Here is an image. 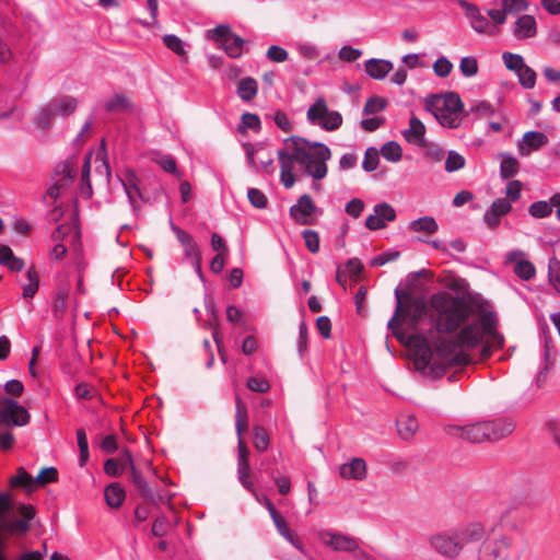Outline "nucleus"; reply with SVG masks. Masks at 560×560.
<instances>
[{
  "mask_svg": "<svg viewBox=\"0 0 560 560\" xmlns=\"http://www.w3.org/2000/svg\"><path fill=\"white\" fill-rule=\"evenodd\" d=\"M455 532L462 548L467 544L481 540L485 536V527L480 523L468 524L464 528Z\"/></svg>",
  "mask_w": 560,
  "mask_h": 560,
  "instance_id": "24",
  "label": "nucleus"
},
{
  "mask_svg": "<svg viewBox=\"0 0 560 560\" xmlns=\"http://www.w3.org/2000/svg\"><path fill=\"white\" fill-rule=\"evenodd\" d=\"M164 45L174 54L187 61L186 44L176 35L167 34L163 36Z\"/></svg>",
  "mask_w": 560,
  "mask_h": 560,
  "instance_id": "36",
  "label": "nucleus"
},
{
  "mask_svg": "<svg viewBox=\"0 0 560 560\" xmlns=\"http://www.w3.org/2000/svg\"><path fill=\"white\" fill-rule=\"evenodd\" d=\"M302 237L304 240L306 248L315 254L319 250V235L314 230H305L302 232Z\"/></svg>",
  "mask_w": 560,
  "mask_h": 560,
  "instance_id": "54",
  "label": "nucleus"
},
{
  "mask_svg": "<svg viewBox=\"0 0 560 560\" xmlns=\"http://www.w3.org/2000/svg\"><path fill=\"white\" fill-rule=\"evenodd\" d=\"M172 230L176 234V237L178 242L184 247V254L186 259H188L196 271L197 276L202 279V271H201V252L199 249V246L197 243L194 242L191 235H189L187 232L183 231L175 224H172Z\"/></svg>",
  "mask_w": 560,
  "mask_h": 560,
  "instance_id": "11",
  "label": "nucleus"
},
{
  "mask_svg": "<svg viewBox=\"0 0 560 560\" xmlns=\"http://www.w3.org/2000/svg\"><path fill=\"white\" fill-rule=\"evenodd\" d=\"M398 433L404 440L411 439L419 429L418 420L413 416H401L397 420Z\"/></svg>",
  "mask_w": 560,
  "mask_h": 560,
  "instance_id": "28",
  "label": "nucleus"
},
{
  "mask_svg": "<svg viewBox=\"0 0 560 560\" xmlns=\"http://www.w3.org/2000/svg\"><path fill=\"white\" fill-rule=\"evenodd\" d=\"M125 464L128 465L127 469H130L131 480L136 485V487L139 489L141 494L143 497H150L151 489H150L149 485L145 482V480L142 478L141 474L135 467L132 458H131V454L129 452H126Z\"/></svg>",
  "mask_w": 560,
  "mask_h": 560,
  "instance_id": "27",
  "label": "nucleus"
},
{
  "mask_svg": "<svg viewBox=\"0 0 560 560\" xmlns=\"http://www.w3.org/2000/svg\"><path fill=\"white\" fill-rule=\"evenodd\" d=\"M380 159L378 153L374 148H369L364 154L362 167L366 172H372L377 168Z\"/></svg>",
  "mask_w": 560,
  "mask_h": 560,
  "instance_id": "60",
  "label": "nucleus"
},
{
  "mask_svg": "<svg viewBox=\"0 0 560 560\" xmlns=\"http://www.w3.org/2000/svg\"><path fill=\"white\" fill-rule=\"evenodd\" d=\"M397 300L395 315L388 322V328L395 329L399 324H407L409 328L416 329L417 325L428 315V305L423 298L411 294H402L395 290Z\"/></svg>",
  "mask_w": 560,
  "mask_h": 560,
  "instance_id": "4",
  "label": "nucleus"
},
{
  "mask_svg": "<svg viewBox=\"0 0 560 560\" xmlns=\"http://www.w3.org/2000/svg\"><path fill=\"white\" fill-rule=\"evenodd\" d=\"M470 112L478 117H490L494 115L493 106L487 101L475 102L470 107Z\"/></svg>",
  "mask_w": 560,
  "mask_h": 560,
  "instance_id": "59",
  "label": "nucleus"
},
{
  "mask_svg": "<svg viewBox=\"0 0 560 560\" xmlns=\"http://www.w3.org/2000/svg\"><path fill=\"white\" fill-rule=\"evenodd\" d=\"M249 202L257 209H264L267 206V197L257 188H249L247 191Z\"/></svg>",
  "mask_w": 560,
  "mask_h": 560,
  "instance_id": "62",
  "label": "nucleus"
},
{
  "mask_svg": "<svg viewBox=\"0 0 560 560\" xmlns=\"http://www.w3.org/2000/svg\"><path fill=\"white\" fill-rule=\"evenodd\" d=\"M431 322L440 332H452L467 319L474 320L463 327L456 339L441 337L432 349L427 337L413 334L410 345L416 347L415 365L424 374L439 377L446 369L464 366L470 362L465 349L474 348L485 338L492 346L501 347L503 337L497 331L495 314L483 306L463 296H454L448 292L433 294L429 302Z\"/></svg>",
  "mask_w": 560,
  "mask_h": 560,
  "instance_id": "1",
  "label": "nucleus"
},
{
  "mask_svg": "<svg viewBox=\"0 0 560 560\" xmlns=\"http://www.w3.org/2000/svg\"><path fill=\"white\" fill-rule=\"evenodd\" d=\"M382 156L389 162H399L402 156V149L399 143L395 141H388L381 148Z\"/></svg>",
  "mask_w": 560,
  "mask_h": 560,
  "instance_id": "38",
  "label": "nucleus"
},
{
  "mask_svg": "<svg viewBox=\"0 0 560 560\" xmlns=\"http://www.w3.org/2000/svg\"><path fill=\"white\" fill-rule=\"evenodd\" d=\"M258 91V84L255 79L247 77L242 79L237 84V95L243 101H252Z\"/></svg>",
  "mask_w": 560,
  "mask_h": 560,
  "instance_id": "31",
  "label": "nucleus"
},
{
  "mask_svg": "<svg viewBox=\"0 0 560 560\" xmlns=\"http://www.w3.org/2000/svg\"><path fill=\"white\" fill-rule=\"evenodd\" d=\"M513 430V422L505 419L480 421L465 425L450 424L445 428L446 434L471 443L495 441L511 434Z\"/></svg>",
  "mask_w": 560,
  "mask_h": 560,
  "instance_id": "3",
  "label": "nucleus"
},
{
  "mask_svg": "<svg viewBox=\"0 0 560 560\" xmlns=\"http://www.w3.org/2000/svg\"><path fill=\"white\" fill-rule=\"evenodd\" d=\"M307 121L325 131H335L342 125V116L331 110L324 97H317L306 112Z\"/></svg>",
  "mask_w": 560,
  "mask_h": 560,
  "instance_id": "6",
  "label": "nucleus"
},
{
  "mask_svg": "<svg viewBox=\"0 0 560 560\" xmlns=\"http://www.w3.org/2000/svg\"><path fill=\"white\" fill-rule=\"evenodd\" d=\"M233 33L231 32L230 27L226 25H219L212 30H209L207 32V36L218 43L219 46L224 44L226 40H229V37Z\"/></svg>",
  "mask_w": 560,
  "mask_h": 560,
  "instance_id": "50",
  "label": "nucleus"
},
{
  "mask_svg": "<svg viewBox=\"0 0 560 560\" xmlns=\"http://www.w3.org/2000/svg\"><path fill=\"white\" fill-rule=\"evenodd\" d=\"M174 527L166 516L156 517L152 524L151 533L154 537H164Z\"/></svg>",
  "mask_w": 560,
  "mask_h": 560,
  "instance_id": "46",
  "label": "nucleus"
},
{
  "mask_svg": "<svg viewBox=\"0 0 560 560\" xmlns=\"http://www.w3.org/2000/svg\"><path fill=\"white\" fill-rule=\"evenodd\" d=\"M131 108V102L124 93H115L104 102V109L112 114L126 113Z\"/></svg>",
  "mask_w": 560,
  "mask_h": 560,
  "instance_id": "26",
  "label": "nucleus"
},
{
  "mask_svg": "<svg viewBox=\"0 0 560 560\" xmlns=\"http://www.w3.org/2000/svg\"><path fill=\"white\" fill-rule=\"evenodd\" d=\"M386 107V101L382 97H370L363 108L364 114L371 115L382 112Z\"/></svg>",
  "mask_w": 560,
  "mask_h": 560,
  "instance_id": "61",
  "label": "nucleus"
},
{
  "mask_svg": "<svg viewBox=\"0 0 560 560\" xmlns=\"http://www.w3.org/2000/svg\"><path fill=\"white\" fill-rule=\"evenodd\" d=\"M330 158V149L322 142H311L301 137L285 139L283 147L278 151L282 185L285 188L294 186L296 164L314 180L325 178L328 173L327 161Z\"/></svg>",
  "mask_w": 560,
  "mask_h": 560,
  "instance_id": "2",
  "label": "nucleus"
},
{
  "mask_svg": "<svg viewBox=\"0 0 560 560\" xmlns=\"http://www.w3.org/2000/svg\"><path fill=\"white\" fill-rule=\"evenodd\" d=\"M316 209L312 198L308 195H302L290 208V215L300 224H311Z\"/></svg>",
  "mask_w": 560,
  "mask_h": 560,
  "instance_id": "15",
  "label": "nucleus"
},
{
  "mask_svg": "<svg viewBox=\"0 0 560 560\" xmlns=\"http://www.w3.org/2000/svg\"><path fill=\"white\" fill-rule=\"evenodd\" d=\"M339 474L345 479L363 480L366 477V463L363 458L353 457L339 467Z\"/></svg>",
  "mask_w": 560,
  "mask_h": 560,
  "instance_id": "21",
  "label": "nucleus"
},
{
  "mask_svg": "<svg viewBox=\"0 0 560 560\" xmlns=\"http://www.w3.org/2000/svg\"><path fill=\"white\" fill-rule=\"evenodd\" d=\"M389 60L372 58L365 62L366 73L374 80H383L393 70Z\"/></svg>",
  "mask_w": 560,
  "mask_h": 560,
  "instance_id": "25",
  "label": "nucleus"
},
{
  "mask_svg": "<svg viewBox=\"0 0 560 560\" xmlns=\"http://www.w3.org/2000/svg\"><path fill=\"white\" fill-rule=\"evenodd\" d=\"M247 387L252 392L266 393L269 390V382L265 377L252 376L247 381Z\"/></svg>",
  "mask_w": 560,
  "mask_h": 560,
  "instance_id": "64",
  "label": "nucleus"
},
{
  "mask_svg": "<svg viewBox=\"0 0 560 560\" xmlns=\"http://www.w3.org/2000/svg\"><path fill=\"white\" fill-rule=\"evenodd\" d=\"M517 172H518V161L509 154H503L501 165H500L501 177L503 179H508V178L516 175Z\"/></svg>",
  "mask_w": 560,
  "mask_h": 560,
  "instance_id": "39",
  "label": "nucleus"
},
{
  "mask_svg": "<svg viewBox=\"0 0 560 560\" xmlns=\"http://www.w3.org/2000/svg\"><path fill=\"white\" fill-rule=\"evenodd\" d=\"M512 210V205L505 198H498L485 212L483 219L490 229H495L500 224V218Z\"/></svg>",
  "mask_w": 560,
  "mask_h": 560,
  "instance_id": "19",
  "label": "nucleus"
},
{
  "mask_svg": "<svg viewBox=\"0 0 560 560\" xmlns=\"http://www.w3.org/2000/svg\"><path fill=\"white\" fill-rule=\"evenodd\" d=\"M77 440L80 450L79 464L82 467L89 459V444L86 433L83 429L77 430Z\"/></svg>",
  "mask_w": 560,
  "mask_h": 560,
  "instance_id": "51",
  "label": "nucleus"
},
{
  "mask_svg": "<svg viewBox=\"0 0 560 560\" xmlns=\"http://www.w3.org/2000/svg\"><path fill=\"white\" fill-rule=\"evenodd\" d=\"M69 296V289L67 287H59L52 299V314L57 319L62 318L67 310V300Z\"/></svg>",
  "mask_w": 560,
  "mask_h": 560,
  "instance_id": "29",
  "label": "nucleus"
},
{
  "mask_svg": "<svg viewBox=\"0 0 560 560\" xmlns=\"http://www.w3.org/2000/svg\"><path fill=\"white\" fill-rule=\"evenodd\" d=\"M105 501L113 509L119 508L125 500V491L118 483H110L104 491Z\"/></svg>",
  "mask_w": 560,
  "mask_h": 560,
  "instance_id": "30",
  "label": "nucleus"
},
{
  "mask_svg": "<svg viewBox=\"0 0 560 560\" xmlns=\"http://www.w3.org/2000/svg\"><path fill=\"white\" fill-rule=\"evenodd\" d=\"M154 163H156L164 172L175 175L176 177H180V173L177 168L176 161L167 154H156L153 158Z\"/></svg>",
  "mask_w": 560,
  "mask_h": 560,
  "instance_id": "40",
  "label": "nucleus"
},
{
  "mask_svg": "<svg viewBox=\"0 0 560 560\" xmlns=\"http://www.w3.org/2000/svg\"><path fill=\"white\" fill-rule=\"evenodd\" d=\"M27 282L23 285V298L33 299L39 289V275L34 267H31L26 271Z\"/></svg>",
  "mask_w": 560,
  "mask_h": 560,
  "instance_id": "32",
  "label": "nucleus"
},
{
  "mask_svg": "<svg viewBox=\"0 0 560 560\" xmlns=\"http://www.w3.org/2000/svg\"><path fill=\"white\" fill-rule=\"evenodd\" d=\"M125 460H126V453L121 457L120 463L114 458L107 459L104 464V471L107 475L113 476V477L118 476L120 470L127 469V467H128V465L125 464Z\"/></svg>",
  "mask_w": 560,
  "mask_h": 560,
  "instance_id": "55",
  "label": "nucleus"
},
{
  "mask_svg": "<svg viewBox=\"0 0 560 560\" xmlns=\"http://www.w3.org/2000/svg\"><path fill=\"white\" fill-rule=\"evenodd\" d=\"M269 436L266 430L259 425L254 428V446L257 451L264 452L268 448Z\"/></svg>",
  "mask_w": 560,
  "mask_h": 560,
  "instance_id": "53",
  "label": "nucleus"
},
{
  "mask_svg": "<svg viewBox=\"0 0 560 560\" xmlns=\"http://www.w3.org/2000/svg\"><path fill=\"white\" fill-rule=\"evenodd\" d=\"M502 60L504 66L514 73H516L518 70H522V68L526 65L524 58L521 55L509 51L502 54Z\"/></svg>",
  "mask_w": 560,
  "mask_h": 560,
  "instance_id": "44",
  "label": "nucleus"
},
{
  "mask_svg": "<svg viewBox=\"0 0 560 560\" xmlns=\"http://www.w3.org/2000/svg\"><path fill=\"white\" fill-rule=\"evenodd\" d=\"M425 126L424 124L415 115H412L409 119V127L404 130L402 136L408 143L415 145H424L425 140Z\"/></svg>",
  "mask_w": 560,
  "mask_h": 560,
  "instance_id": "22",
  "label": "nucleus"
},
{
  "mask_svg": "<svg viewBox=\"0 0 560 560\" xmlns=\"http://www.w3.org/2000/svg\"><path fill=\"white\" fill-rule=\"evenodd\" d=\"M409 229L413 232H423L425 234H433L438 231L439 225L434 218L422 217L409 223Z\"/></svg>",
  "mask_w": 560,
  "mask_h": 560,
  "instance_id": "34",
  "label": "nucleus"
},
{
  "mask_svg": "<svg viewBox=\"0 0 560 560\" xmlns=\"http://www.w3.org/2000/svg\"><path fill=\"white\" fill-rule=\"evenodd\" d=\"M506 260L514 264V272L522 280L528 281L536 275L535 266L527 259H524L522 250H512L506 254Z\"/></svg>",
  "mask_w": 560,
  "mask_h": 560,
  "instance_id": "17",
  "label": "nucleus"
},
{
  "mask_svg": "<svg viewBox=\"0 0 560 560\" xmlns=\"http://www.w3.org/2000/svg\"><path fill=\"white\" fill-rule=\"evenodd\" d=\"M522 191V183L520 180H511L508 183L505 188L506 200L511 202H515L520 199Z\"/></svg>",
  "mask_w": 560,
  "mask_h": 560,
  "instance_id": "63",
  "label": "nucleus"
},
{
  "mask_svg": "<svg viewBox=\"0 0 560 560\" xmlns=\"http://www.w3.org/2000/svg\"><path fill=\"white\" fill-rule=\"evenodd\" d=\"M315 537L325 547L341 552H351L359 549L357 538L329 529H319L315 532Z\"/></svg>",
  "mask_w": 560,
  "mask_h": 560,
  "instance_id": "8",
  "label": "nucleus"
},
{
  "mask_svg": "<svg viewBox=\"0 0 560 560\" xmlns=\"http://www.w3.org/2000/svg\"><path fill=\"white\" fill-rule=\"evenodd\" d=\"M30 421L27 410L12 399H7L0 409V422L7 425L22 427Z\"/></svg>",
  "mask_w": 560,
  "mask_h": 560,
  "instance_id": "12",
  "label": "nucleus"
},
{
  "mask_svg": "<svg viewBox=\"0 0 560 560\" xmlns=\"http://www.w3.org/2000/svg\"><path fill=\"white\" fill-rule=\"evenodd\" d=\"M424 149L425 158L432 162H441L445 156V151L442 147L436 143L424 142V145H420Z\"/></svg>",
  "mask_w": 560,
  "mask_h": 560,
  "instance_id": "48",
  "label": "nucleus"
},
{
  "mask_svg": "<svg viewBox=\"0 0 560 560\" xmlns=\"http://www.w3.org/2000/svg\"><path fill=\"white\" fill-rule=\"evenodd\" d=\"M512 33L516 39L535 37L537 34V22L535 16L530 14L520 16L513 25Z\"/></svg>",
  "mask_w": 560,
  "mask_h": 560,
  "instance_id": "20",
  "label": "nucleus"
},
{
  "mask_svg": "<svg viewBox=\"0 0 560 560\" xmlns=\"http://www.w3.org/2000/svg\"><path fill=\"white\" fill-rule=\"evenodd\" d=\"M428 541L434 551L448 559L456 558L462 551L455 530L432 534L429 536Z\"/></svg>",
  "mask_w": 560,
  "mask_h": 560,
  "instance_id": "9",
  "label": "nucleus"
},
{
  "mask_svg": "<svg viewBox=\"0 0 560 560\" xmlns=\"http://www.w3.org/2000/svg\"><path fill=\"white\" fill-rule=\"evenodd\" d=\"M236 433L238 439L242 438L244 431L247 430V409L246 406L242 402L240 397L236 398Z\"/></svg>",
  "mask_w": 560,
  "mask_h": 560,
  "instance_id": "41",
  "label": "nucleus"
},
{
  "mask_svg": "<svg viewBox=\"0 0 560 560\" xmlns=\"http://www.w3.org/2000/svg\"><path fill=\"white\" fill-rule=\"evenodd\" d=\"M260 128V119L257 115L245 113L242 115V124L238 128L240 132H245L247 129L258 130Z\"/></svg>",
  "mask_w": 560,
  "mask_h": 560,
  "instance_id": "58",
  "label": "nucleus"
},
{
  "mask_svg": "<svg viewBox=\"0 0 560 560\" xmlns=\"http://www.w3.org/2000/svg\"><path fill=\"white\" fill-rule=\"evenodd\" d=\"M78 106V100L73 96H61L49 102L40 112L36 124L46 129L50 126L54 117H67L71 115Z\"/></svg>",
  "mask_w": 560,
  "mask_h": 560,
  "instance_id": "7",
  "label": "nucleus"
},
{
  "mask_svg": "<svg viewBox=\"0 0 560 560\" xmlns=\"http://www.w3.org/2000/svg\"><path fill=\"white\" fill-rule=\"evenodd\" d=\"M459 70L466 78H471L478 73V61L475 57H463L459 62Z\"/></svg>",
  "mask_w": 560,
  "mask_h": 560,
  "instance_id": "49",
  "label": "nucleus"
},
{
  "mask_svg": "<svg viewBox=\"0 0 560 560\" xmlns=\"http://www.w3.org/2000/svg\"><path fill=\"white\" fill-rule=\"evenodd\" d=\"M457 4L463 9L466 19L476 33L489 35L494 33L495 27L476 4L466 0H457Z\"/></svg>",
  "mask_w": 560,
  "mask_h": 560,
  "instance_id": "10",
  "label": "nucleus"
},
{
  "mask_svg": "<svg viewBox=\"0 0 560 560\" xmlns=\"http://www.w3.org/2000/svg\"><path fill=\"white\" fill-rule=\"evenodd\" d=\"M548 138L539 131H528L523 136L522 142L518 144V152L523 156H527L532 151L538 150L546 144Z\"/></svg>",
  "mask_w": 560,
  "mask_h": 560,
  "instance_id": "23",
  "label": "nucleus"
},
{
  "mask_svg": "<svg viewBox=\"0 0 560 560\" xmlns=\"http://www.w3.org/2000/svg\"><path fill=\"white\" fill-rule=\"evenodd\" d=\"M237 475L238 480L242 483V486L250 491L252 493L255 492V488L253 483L249 481V475H250V467L249 462L248 463H237Z\"/></svg>",
  "mask_w": 560,
  "mask_h": 560,
  "instance_id": "52",
  "label": "nucleus"
},
{
  "mask_svg": "<svg viewBox=\"0 0 560 560\" xmlns=\"http://www.w3.org/2000/svg\"><path fill=\"white\" fill-rule=\"evenodd\" d=\"M425 108L443 127L457 128L462 124L463 103L456 93L431 95L425 98Z\"/></svg>",
  "mask_w": 560,
  "mask_h": 560,
  "instance_id": "5",
  "label": "nucleus"
},
{
  "mask_svg": "<svg viewBox=\"0 0 560 560\" xmlns=\"http://www.w3.org/2000/svg\"><path fill=\"white\" fill-rule=\"evenodd\" d=\"M465 158L456 151H448L445 160V171L453 173L465 166Z\"/></svg>",
  "mask_w": 560,
  "mask_h": 560,
  "instance_id": "47",
  "label": "nucleus"
},
{
  "mask_svg": "<svg viewBox=\"0 0 560 560\" xmlns=\"http://www.w3.org/2000/svg\"><path fill=\"white\" fill-rule=\"evenodd\" d=\"M244 40L232 34L224 44L220 46L231 58H238L243 54Z\"/></svg>",
  "mask_w": 560,
  "mask_h": 560,
  "instance_id": "37",
  "label": "nucleus"
},
{
  "mask_svg": "<svg viewBox=\"0 0 560 560\" xmlns=\"http://www.w3.org/2000/svg\"><path fill=\"white\" fill-rule=\"evenodd\" d=\"M524 89H533L536 84V72L527 65L515 73Z\"/></svg>",
  "mask_w": 560,
  "mask_h": 560,
  "instance_id": "45",
  "label": "nucleus"
},
{
  "mask_svg": "<svg viewBox=\"0 0 560 560\" xmlns=\"http://www.w3.org/2000/svg\"><path fill=\"white\" fill-rule=\"evenodd\" d=\"M528 213L536 219L547 218L552 213V205L545 200L535 201L529 206Z\"/></svg>",
  "mask_w": 560,
  "mask_h": 560,
  "instance_id": "42",
  "label": "nucleus"
},
{
  "mask_svg": "<svg viewBox=\"0 0 560 560\" xmlns=\"http://www.w3.org/2000/svg\"><path fill=\"white\" fill-rule=\"evenodd\" d=\"M13 60L16 63H27L31 61L34 54V48L31 47L26 42L19 40L13 45Z\"/></svg>",
  "mask_w": 560,
  "mask_h": 560,
  "instance_id": "35",
  "label": "nucleus"
},
{
  "mask_svg": "<svg viewBox=\"0 0 560 560\" xmlns=\"http://www.w3.org/2000/svg\"><path fill=\"white\" fill-rule=\"evenodd\" d=\"M10 486L31 492L34 489V478L23 467H20L16 475L10 478Z\"/></svg>",
  "mask_w": 560,
  "mask_h": 560,
  "instance_id": "33",
  "label": "nucleus"
},
{
  "mask_svg": "<svg viewBox=\"0 0 560 560\" xmlns=\"http://www.w3.org/2000/svg\"><path fill=\"white\" fill-rule=\"evenodd\" d=\"M501 7L505 9V11L511 13H518L526 11L529 7L528 0H501Z\"/></svg>",
  "mask_w": 560,
  "mask_h": 560,
  "instance_id": "56",
  "label": "nucleus"
},
{
  "mask_svg": "<svg viewBox=\"0 0 560 560\" xmlns=\"http://www.w3.org/2000/svg\"><path fill=\"white\" fill-rule=\"evenodd\" d=\"M510 540L506 537L488 540L482 544L479 560H506Z\"/></svg>",
  "mask_w": 560,
  "mask_h": 560,
  "instance_id": "14",
  "label": "nucleus"
},
{
  "mask_svg": "<svg viewBox=\"0 0 560 560\" xmlns=\"http://www.w3.org/2000/svg\"><path fill=\"white\" fill-rule=\"evenodd\" d=\"M247 160L250 167L255 171H266L273 164V159L270 152L262 148H254L250 144L246 145Z\"/></svg>",
  "mask_w": 560,
  "mask_h": 560,
  "instance_id": "18",
  "label": "nucleus"
},
{
  "mask_svg": "<svg viewBox=\"0 0 560 560\" xmlns=\"http://www.w3.org/2000/svg\"><path fill=\"white\" fill-rule=\"evenodd\" d=\"M452 69L453 63L446 57H440L433 63V71L440 78H446Z\"/></svg>",
  "mask_w": 560,
  "mask_h": 560,
  "instance_id": "57",
  "label": "nucleus"
},
{
  "mask_svg": "<svg viewBox=\"0 0 560 560\" xmlns=\"http://www.w3.org/2000/svg\"><path fill=\"white\" fill-rule=\"evenodd\" d=\"M395 219V209L387 202H381L374 206L373 213L365 220V226L372 231L381 230L386 226L387 222H392Z\"/></svg>",
  "mask_w": 560,
  "mask_h": 560,
  "instance_id": "13",
  "label": "nucleus"
},
{
  "mask_svg": "<svg viewBox=\"0 0 560 560\" xmlns=\"http://www.w3.org/2000/svg\"><path fill=\"white\" fill-rule=\"evenodd\" d=\"M548 280L558 294H560V260L557 258L549 259L548 262Z\"/></svg>",
  "mask_w": 560,
  "mask_h": 560,
  "instance_id": "43",
  "label": "nucleus"
},
{
  "mask_svg": "<svg viewBox=\"0 0 560 560\" xmlns=\"http://www.w3.org/2000/svg\"><path fill=\"white\" fill-rule=\"evenodd\" d=\"M58 172L60 173L59 178H57L47 188L46 194L43 197V200L47 206L52 205L59 198L61 191L68 188L71 184V175L67 165L59 166Z\"/></svg>",
  "mask_w": 560,
  "mask_h": 560,
  "instance_id": "16",
  "label": "nucleus"
}]
</instances>
